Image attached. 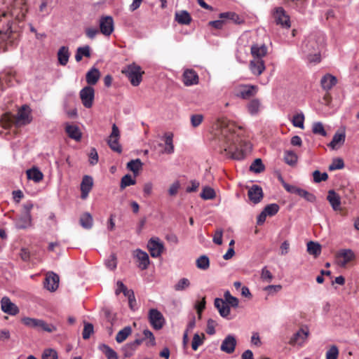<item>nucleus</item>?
<instances>
[{
  "mask_svg": "<svg viewBox=\"0 0 359 359\" xmlns=\"http://www.w3.org/2000/svg\"><path fill=\"white\" fill-rule=\"evenodd\" d=\"M249 68L252 74L259 76L266 69L264 61L263 59H253L250 62Z\"/></svg>",
  "mask_w": 359,
  "mask_h": 359,
  "instance_id": "23",
  "label": "nucleus"
},
{
  "mask_svg": "<svg viewBox=\"0 0 359 359\" xmlns=\"http://www.w3.org/2000/svg\"><path fill=\"white\" fill-rule=\"evenodd\" d=\"M93 180L92 177H90L89 175H85L83 177L81 183V198L82 199H86L88 197L89 192L91 191V189L93 188Z\"/></svg>",
  "mask_w": 359,
  "mask_h": 359,
  "instance_id": "20",
  "label": "nucleus"
},
{
  "mask_svg": "<svg viewBox=\"0 0 359 359\" xmlns=\"http://www.w3.org/2000/svg\"><path fill=\"white\" fill-rule=\"evenodd\" d=\"M191 285L190 280L187 278H182L180 279L176 284L173 286V288L177 292L184 291L188 289Z\"/></svg>",
  "mask_w": 359,
  "mask_h": 359,
  "instance_id": "43",
  "label": "nucleus"
},
{
  "mask_svg": "<svg viewBox=\"0 0 359 359\" xmlns=\"http://www.w3.org/2000/svg\"><path fill=\"white\" fill-rule=\"evenodd\" d=\"M133 256L139 262L138 267L140 269L145 270L148 268L150 262L149 255L146 252L140 249H137L133 252Z\"/></svg>",
  "mask_w": 359,
  "mask_h": 359,
  "instance_id": "15",
  "label": "nucleus"
},
{
  "mask_svg": "<svg viewBox=\"0 0 359 359\" xmlns=\"http://www.w3.org/2000/svg\"><path fill=\"white\" fill-rule=\"evenodd\" d=\"M80 224L83 227L84 229H89L93 226V217L88 212H85L80 217Z\"/></svg>",
  "mask_w": 359,
  "mask_h": 359,
  "instance_id": "40",
  "label": "nucleus"
},
{
  "mask_svg": "<svg viewBox=\"0 0 359 359\" xmlns=\"http://www.w3.org/2000/svg\"><path fill=\"white\" fill-rule=\"evenodd\" d=\"M143 334L144 336V339H149V341L147 342V346H154L156 344L155 337H154L153 333L150 330H149L147 329L144 330Z\"/></svg>",
  "mask_w": 359,
  "mask_h": 359,
  "instance_id": "64",
  "label": "nucleus"
},
{
  "mask_svg": "<svg viewBox=\"0 0 359 359\" xmlns=\"http://www.w3.org/2000/svg\"><path fill=\"white\" fill-rule=\"evenodd\" d=\"M264 165L260 158L255 159L250 167V170L255 173H260L264 170Z\"/></svg>",
  "mask_w": 359,
  "mask_h": 359,
  "instance_id": "48",
  "label": "nucleus"
},
{
  "mask_svg": "<svg viewBox=\"0 0 359 359\" xmlns=\"http://www.w3.org/2000/svg\"><path fill=\"white\" fill-rule=\"evenodd\" d=\"M304 116L302 113L296 114L292 118V124L294 127L304 128Z\"/></svg>",
  "mask_w": 359,
  "mask_h": 359,
  "instance_id": "54",
  "label": "nucleus"
},
{
  "mask_svg": "<svg viewBox=\"0 0 359 359\" xmlns=\"http://www.w3.org/2000/svg\"><path fill=\"white\" fill-rule=\"evenodd\" d=\"M327 199L334 210H339L341 208V198L338 194L334 190H330Z\"/></svg>",
  "mask_w": 359,
  "mask_h": 359,
  "instance_id": "27",
  "label": "nucleus"
},
{
  "mask_svg": "<svg viewBox=\"0 0 359 359\" xmlns=\"http://www.w3.org/2000/svg\"><path fill=\"white\" fill-rule=\"evenodd\" d=\"M121 72L128 77L133 86H137L140 84L142 81V75L144 74L141 67L135 62L127 65L122 69Z\"/></svg>",
  "mask_w": 359,
  "mask_h": 359,
  "instance_id": "4",
  "label": "nucleus"
},
{
  "mask_svg": "<svg viewBox=\"0 0 359 359\" xmlns=\"http://www.w3.org/2000/svg\"><path fill=\"white\" fill-rule=\"evenodd\" d=\"M1 310L9 315H15L19 312L18 306L11 302L7 297H4L1 300Z\"/></svg>",
  "mask_w": 359,
  "mask_h": 359,
  "instance_id": "19",
  "label": "nucleus"
},
{
  "mask_svg": "<svg viewBox=\"0 0 359 359\" xmlns=\"http://www.w3.org/2000/svg\"><path fill=\"white\" fill-rule=\"evenodd\" d=\"M345 134L344 133H337L334 135L332 141L328 146L332 149H335L338 145H341L345 142Z\"/></svg>",
  "mask_w": 359,
  "mask_h": 359,
  "instance_id": "36",
  "label": "nucleus"
},
{
  "mask_svg": "<svg viewBox=\"0 0 359 359\" xmlns=\"http://www.w3.org/2000/svg\"><path fill=\"white\" fill-rule=\"evenodd\" d=\"M79 95L82 104L86 108L92 107L95 97V90L93 87L90 86L84 87L81 90Z\"/></svg>",
  "mask_w": 359,
  "mask_h": 359,
  "instance_id": "7",
  "label": "nucleus"
},
{
  "mask_svg": "<svg viewBox=\"0 0 359 359\" xmlns=\"http://www.w3.org/2000/svg\"><path fill=\"white\" fill-rule=\"evenodd\" d=\"M106 266L110 270H114L117 266L116 257L114 254H111L105 261Z\"/></svg>",
  "mask_w": 359,
  "mask_h": 359,
  "instance_id": "63",
  "label": "nucleus"
},
{
  "mask_svg": "<svg viewBox=\"0 0 359 359\" xmlns=\"http://www.w3.org/2000/svg\"><path fill=\"white\" fill-rule=\"evenodd\" d=\"M219 18L225 20V22L227 20L231 21L235 24L238 25H240L243 22V20L237 13L234 12L221 13L219 15Z\"/></svg>",
  "mask_w": 359,
  "mask_h": 359,
  "instance_id": "30",
  "label": "nucleus"
},
{
  "mask_svg": "<svg viewBox=\"0 0 359 359\" xmlns=\"http://www.w3.org/2000/svg\"><path fill=\"white\" fill-rule=\"evenodd\" d=\"M85 56L86 57H90V51L89 46H85L83 47H79L75 54V60L76 62H80L82 57Z\"/></svg>",
  "mask_w": 359,
  "mask_h": 359,
  "instance_id": "39",
  "label": "nucleus"
},
{
  "mask_svg": "<svg viewBox=\"0 0 359 359\" xmlns=\"http://www.w3.org/2000/svg\"><path fill=\"white\" fill-rule=\"evenodd\" d=\"M257 91V87L253 85H241L239 86L236 96L242 99H248L254 96Z\"/></svg>",
  "mask_w": 359,
  "mask_h": 359,
  "instance_id": "14",
  "label": "nucleus"
},
{
  "mask_svg": "<svg viewBox=\"0 0 359 359\" xmlns=\"http://www.w3.org/2000/svg\"><path fill=\"white\" fill-rule=\"evenodd\" d=\"M94 332V327L93 324L91 323H85L84 324V328L83 330L82 336L84 339H88L90 338V335Z\"/></svg>",
  "mask_w": 359,
  "mask_h": 359,
  "instance_id": "59",
  "label": "nucleus"
},
{
  "mask_svg": "<svg viewBox=\"0 0 359 359\" xmlns=\"http://www.w3.org/2000/svg\"><path fill=\"white\" fill-rule=\"evenodd\" d=\"M175 19L181 25H189L191 21V15L187 11L176 12Z\"/></svg>",
  "mask_w": 359,
  "mask_h": 359,
  "instance_id": "34",
  "label": "nucleus"
},
{
  "mask_svg": "<svg viewBox=\"0 0 359 359\" xmlns=\"http://www.w3.org/2000/svg\"><path fill=\"white\" fill-rule=\"evenodd\" d=\"M248 196L250 201L257 204L263 198V191L261 187L254 184L248 190Z\"/></svg>",
  "mask_w": 359,
  "mask_h": 359,
  "instance_id": "18",
  "label": "nucleus"
},
{
  "mask_svg": "<svg viewBox=\"0 0 359 359\" xmlns=\"http://www.w3.org/2000/svg\"><path fill=\"white\" fill-rule=\"evenodd\" d=\"M137 348H135L133 346V345L130 342V343H128L126 344L123 348H122V351L123 353V356L124 358H130L131 357L135 351L136 350Z\"/></svg>",
  "mask_w": 359,
  "mask_h": 359,
  "instance_id": "57",
  "label": "nucleus"
},
{
  "mask_svg": "<svg viewBox=\"0 0 359 359\" xmlns=\"http://www.w3.org/2000/svg\"><path fill=\"white\" fill-rule=\"evenodd\" d=\"M41 359H58L57 353L53 348L45 349L42 353Z\"/></svg>",
  "mask_w": 359,
  "mask_h": 359,
  "instance_id": "55",
  "label": "nucleus"
},
{
  "mask_svg": "<svg viewBox=\"0 0 359 359\" xmlns=\"http://www.w3.org/2000/svg\"><path fill=\"white\" fill-rule=\"evenodd\" d=\"M1 126L4 128H9L8 133H16V130L22 125V107L18 109L17 116L11 113L4 114L0 120Z\"/></svg>",
  "mask_w": 359,
  "mask_h": 359,
  "instance_id": "1",
  "label": "nucleus"
},
{
  "mask_svg": "<svg viewBox=\"0 0 359 359\" xmlns=\"http://www.w3.org/2000/svg\"><path fill=\"white\" fill-rule=\"evenodd\" d=\"M307 252L317 257L321 253V245L318 243L309 241L307 243Z\"/></svg>",
  "mask_w": 359,
  "mask_h": 359,
  "instance_id": "38",
  "label": "nucleus"
},
{
  "mask_svg": "<svg viewBox=\"0 0 359 359\" xmlns=\"http://www.w3.org/2000/svg\"><path fill=\"white\" fill-rule=\"evenodd\" d=\"M313 181L316 183H319L322 181H326L328 178L327 172H320L319 170H315L313 172Z\"/></svg>",
  "mask_w": 359,
  "mask_h": 359,
  "instance_id": "58",
  "label": "nucleus"
},
{
  "mask_svg": "<svg viewBox=\"0 0 359 359\" xmlns=\"http://www.w3.org/2000/svg\"><path fill=\"white\" fill-rule=\"evenodd\" d=\"M215 190L209 187H205L203 189L201 193V197L204 200H211L215 198Z\"/></svg>",
  "mask_w": 359,
  "mask_h": 359,
  "instance_id": "47",
  "label": "nucleus"
},
{
  "mask_svg": "<svg viewBox=\"0 0 359 359\" xmlns=\"http://www.w3.org/2000/svg\"><path fill=\"white\" fill-rule=\"evenodd\" d=\"M355 258L354 252L350 249L339 250L336 255L337 264L341 267H345L346 264Z\"/></svg>",
  "mask_w": 359,
  "mask_h": 359,
  "instance_id": "11",
  "label": "nucleus"
},
{
  "mask_svg": "<svg viewBox=\"0 0 359 359\" xmlns=\"http://www.w3.org/2000/svg\"><path fill=\"white\" fill-rule=\"evenodd\" d=\"M237 341L233 334H228L222 341L220 350L226 353H232L234 352Z\"/></svg>",
  "mask_w": 359,
  "mask_h": 359,
  "instance_id": "13",
  "label": "nucleus"
},
{
  "mask_svg": "<svg viewBox=\"0 0 359 359\" xmlns=\"http://www.w3.org/2000/svg\"><path fill=\"white\" fill-rule=\"evenodd\" d=\"M119 136L120 133L118 127L116 126V124H113L112 131L109 137L107 143L111 150L120 154L122 151V147L118 142Z\"/></svg>",
  "mask_w": 359,
  "mask_h": 359,
  "instance_id": "8",
  "label": "nucleus"
},
{
  "mask_svg": "<svg viewBox=\"0 0 359 359\" xmlns=\"http://www.w3.org/2000/svg\"><path fill=\"white\" fill-rule=\"evenodd\" d=\"M221 135L224 138V141L229 144L228 147L225 148L224 150L231 152V145L236 144V142L238 141V137L231 133V129L228 127L222 129Z\"/></svg>",
  "mask_w": 359,
  "mask_h": 359,
  "instance_id": "17",
  "label": "nucleus"
},
{
  "mask_svg": "<svg viewBox=\"0 0 359 359\" xmlns=\"http://www.w3.org/2000/svg\"><path fill=\"white\" fill-rule=\"evenodd\" d=\"M337 79L331 74H326L321 79L320 83L322 88L325 90H330L337 83Z\"/></svg>",
  "mask_w": 359,
  "mask_h": 359,
  "instance_id": "32",
  "label": "nucleus"
},
{
  "mask_svg": "<svg viewBox=\"0 0 359 359\" xmlns=\"http://www.w3.org/2000/svg\"><path fill=\"white\" fill-rule=\"evenodd\" d=\"M33 120L31 108L24 104V125L30 123Z\"/></svg>",
  "mask_w": 359,
  "mask_h": 359,
  "instance_id": "60",
  "label": "nucleus"
},
{
  "mask_svg": "<svg viewBox=\"0 0 359 359\" xmlns=\"http://www.w3.org/2000/svg\"><path fill=\"white\" fill-rule=\"evenodd\" d=\"M70 53L67 46H62L57 51V60L60 65L65 66L69 61Z\"/></svg>",
  "mask_w": 359,
  "mask_h": 359,
  "instance_id": "31",
  "label": "nucleus"
},
{
  "mask_svg": "<svg viewBox=\"0 0 359 359\" xmlns=\"http://www.w3.org/2000/svg\"><path fill=\"white\" fill-rule=\"evenodd\" d=\"M59 286V276L53 273L49 272L46 274L44 287L50 292L55 291Z\"/></svg>",
  "mask_w": 359,
  "mask_h": 359,
  "instance_id": "16",
  "label": "nucleus"
},
{
  "mask_svg": "<svg viewBox=\"0 0 359 359\" xmlns=\"http://www.w3.org/2000/svg\"><path fill=\"white\" fill-rule=\"evenodd\" d=\"M309 334V330L308 328H301L295 334H294V335L290 340V344L291 345H294L296 344L302 345L307 339Z\"/></svg>",
  "mask_w": 359,
  "mask_h": 359,
  "instance_id": "22",
  "label": "nucleus"
},
{
  "mask_svg": "<svg viewBox=\"0 0 359 359\" xmlns=\"http://www.w3.org/2000/svg\"><path fill=\"white\" fill-rule=\"evenodd\" d=\"M163 140L165 142V147L163 153L166 154H173L175 151L173 134L172 133H165L163 135Z\"/></svg>",
  "mask_w": 359,
  "mask_h": 359,
  "instance_id": "26",
  "label": "nucleus"
},
{
  "mask_svg": "<svg viewBox=\"0 0 359 359\" xmlns=\"http://www.w3.org/2000/svg\"><path fill=\"white\" fill-rule=\"evenodd\" d=\"M13 23L6 18L4 14L0 17V48L5 49L4 43L9 41L11 42L14 31L13 29Z\"/></svg>",
  "mask_w": 359,
  "mask_h": 359,
  "instance_id": "3",
  "label": "nucleus"
},
{
  "mask_svg": "<svg viewBox=\"0 0 359 359\" xmlns=\"http://www.w3.org/2000/svg\"><path fill=\"white\" fill-rule=\"evenodd\" d=\"M297 155L292 150H286L284 152L285 162L290 165H294L297 162Z\"/></svg>",
  "mask_w": 359,
  "mask_h": 359,
  "instance_id": "42",
  "label": "nucleus"
},
{
  "mask_svg": "<svg viewBox=\"0 0 359 359\" xmlns=\"http://www.w3.org/2000/svg\"><path fill=\"white\" fill-rule=\"evenodd\" d=\"M196 264L198 269L206 270L210 266V260L207 255H201L196 259Z\"/></svg>",
  "mask_w": 359,
  "mask_h": 359,
  "instance_id": "45",
  "label": "nucleus"
},
{
  "mask_svg": "<svg viewBox=\"0 0 359 359\" xmlns=\"http://www.w3.org/2000/svg\"><path fill=\"white\" fill-rule=\"evenodd\" d=\"M65 131L70 138L76 141L81 140V133L78 126L75 125L67 124L65 127Z\"/></svg>",
  "mask_w": 359,
  "mask_h": 359,
  "instance_id": "33",
  "label": "nucleus"
},
{
  "mask_svg": "<svg viewBox=\"0 0 359 359\" xmlns=\"http://www.w3.org/2000/svg\"><path fill=\"white\" fill-rule=\"evenodd\" d=\"M297 195L305 198L307 201L311 203H313L316 200V197L314 194L309 193V191L301 188H299L297 190Z\"/></svg>",
  "mask_w": 359,
  "mask_h": 359,
  "instance_id": "50",
  "label": "nucleus"
},
{
  "mask_svg": "<svg viewBox=\"0 0 359 359\" xmlns=\"http://www.w3.org/2000/svg\"><path fill=\"white\" fill-rule=\"evenodd\" d=\"M99 349L105 355L107 359H118V355L115 351L107 344H101Z\"/></svg>",
  "mask_w": 359,
  "mask_h": 359,
  "instance_id": "37",
  "label": "nucleus"
},
{
  "mask_svg": "<svg viewBox=\"0 0 359 359\" xmlns=\"http://www.w3.org/2000/svg\"><path fill=\"white\" fill-rule=\"evenodd\" d=\"M198 76L193 69H187L183 73V82L185 86H189L198 83Z\"/></svg>",
  "mask_w": 359,
  "mask_h": 359,
  "instance_id": "24",
  "label": "nucleus"
},
{
  "mask_svg": "<svg viewBox=\"0 0 359 359\" xmlns=\"http://www.w3.org/2000/svg\"><path fill=\"white\" fill-rule=\"evenodd\" d=\"M149 320L151 326L155 330H160L163 327L165 320L162 313L156 309H151L149 311Z\"/></svg>",
  "mask_w": 359,
  "mask_h": 359,
  "instance_id": "9",
  "label": "nucleus"
},
{
  "mask_svg": "<svg viewBox=\"0 0 359 359\" xmlns=\"http://www.w3.org/2000/svg\"><path fill=\"white\" fill-rule=\"evenodd\" d=\"M100 32L109 36L114 31V20L111 16H103L100 20Z\"/></svg>",
  "mask_w": 359,
  "mask_h": 359,
  "instance_id": "12",
  "label": "nucleus"
},
{
  "mask_svg": "<svg viewBox=\"0 0 359 359\" xmlns=\"http://www.w3.org/2000/svg\"><path fill=\"white\" fill-rule=\"evenodd\" d=\"M253 59H263L267 54V47L264 44H254L250 48Z\"/></svg>",
  "mask_w": 359,
  "mask_h": 359,
  "instance_id": "25",
  "label": "nucleus"
},
{
  "mask_svg": "<svg viewBox=\"0 0 359 359\" xmlns=\"http://www.w3.org/2000/svg\"><path fill=\"white\" fill-rule=\"evenodd\" d=\"M143 163L140 158L131 160L127 163V168L133 172L134 175H138L140 170L142 168Z\"/></svg>",
  "mask_w": 359,
  "mask_h": 359,
  "instance_id": "35",
  "label": "nucleus"
},
{
  "mask_svg": "<svg viewBox=\"0 0 359 359\" xmlns=\"http://www.w3.org/2000/svg\"><path fill=\"white\" fill-rule=\"evenodd\" d=\"M279 210V205L276 203H271L267 205L263 211L266 214L267 216H273Z\"/></svg>",
  "mask_w": 359,
  "mask_h": 359,
  "instance_id": "52",
  "label": "nucleus"
},
{
  "mask_svg": "<svg viewBox=\"0 0 359 359\" xmlns=\"http://www.w3.org/2000/svg\"><path fill=\"white\" fill-rule=\"evenodd\" d=\"M132 333V328L130 326H126L121 330L116 336V341L118 343L124 341L129 335Z\"/></svg>",
  "mask_w": 359,
  "mask_h": 359,
  "instance_id": "41",
  "label": "nucleus"
},
{
  "mask_svg": "<svg viewBox=\"0 0 359 359\" xmlns=\"http://www.w3.org/2000/svg\"><path fill=\"white\" fill-rule=\"evenodd\" d=\"M260 102L258 100H252L248 104V111L251 115H255L259 112Z\"/></svg>",
  "mask_w": 359,
  "mask_h": 359,
  "instance_id": "49",
  "label": "nucleus"
},
{
  "mask_svg": "<svg viewBox=\"0 0 359 359\" xmlns=\"http://www.w3.org/2000/svg\"><path fill=\"white\" fill-rule=\"evenodd\" d=\"M24 325L37 330H42L49 333L57 330L56 326L48 324L43 320L24 317Z\"/></svg>",
  "mask_w": 359,
  "mask_h": 359,
  "instance_id": "5",
  "label": "nucleus"
},
{
  "mask_svg": "<svg viewBox=\"0 0 359 359\" xmlns=\"http://www.w3.org/2000/svg\"><path fill=\"white\" fill-rule=\"evenodd\" d=\"M312 131L314 134L320 135L323 137L327 136L324 126L321 122H316L313 125Z\"/></svg>",
  "mask_w": 359,
  "mask_h": 359,
  "instance_id": "53",
  "label": "nucleus"
},
{
  "mask_svg": "<svg viewBox=\"0 0 359 359\" xmlns=\"http://www.w3.org/2000/svg\"><path fill=\"white\" fill-rule=\"evenodd\" d=\"M302 49L306 54L309 62H319L320 61L319 45L313 36H310L304 42Z\"/></svg>",
  "mask_w": 359,
  "mask_h": 359,
  "instance_id": "2",
  "label": "nucleus"
},
{
  "mask_svg": "<svg viewBox=\"0 0 359 359\" xmlns=\"http://www.w3.org/2000/svg\"><path fill=\"white\" fill-rule=\"evenodd\" d=\"M273 16L276 25L286 29H289L291 27L290 17L283 7L276 8L273 13Z\"/></svg>",
  "mask_w": 359,
  "mask_h": 359,
  "instance_id": "6",
  "label": "nucleus"
},
{
  "mask_svg": "<svg viewBox=\"0 0 359 359\" xmlns=\"http://www.w3.org/2000/svg\"><path fill=\"white\" fill-rule=\"evenodd\" d=\"M215 306L219 311V315L224 318H229L231 309L226 302L221 298H216L214 302Z\"/></svg>",
  "mask_w": 359,
  "mask_h": 359,
  "instance_id": "21",
  "label": "nucleus"
},
{
  "mask_svg": "<svg viewBox=\"0 0 359 359\" xmlns=\"http://www.w3.org/2000/svg\"><path fill=\"white\" fill-rule=\"evenodd\" d=\"M27 177L29 180H32L35 183L40 182L43 178V174L37 168L33 167L26 171Z\"/></svg>",
  "mask_w": 359,
  "mask_h": 359,
  "instance_id": "28",
  "label": "nucleus"
},
{
  "mask_svg": "<svg viewBox=\"0 0 359 359\" xmlns=\"http://www.w3.org/2000/svg\"><path fill=\"white\" fill-rule=\"evenodd\" d=\"M344 167V161L341 158H335L332 161V163L329 165L328 169L330 171L342 169Z\"/></svg>",
  "mask_w": 359,
  "mask_h": 359,
  "instance_id": "56",
  "label": "nucleus"
},
{
  "mask_svg": "<svg viewBox=\"0 0 359 359\" xmlns=\"http://www.w3.org/2000/svg\"><path fill=\"white\" fill-rule=\"evenodd\" d=\"M147 248L152 257H160L164 248L158 238H151L148 241Z\"/></svg>",
  "mask_w": 359,
  "mask_h": 359,
  "instance_id": "10",
  "label": "nucleus"
},
{
  "mask_svg": "<svg viewBox=\"0 0 359 359\" xmlns=\"http://www.w3.org/2000/svg\"><path fill=\"white\" fill-rule=\"evenodd\" d=\"M203 120V116L202 114H196L191 116L190 121L191 124L194 128H196L201 124Z\"/></svg>",
  "mask_w": 359,
  "mask_h": 359,
  "instance_id": "62",
  "label": "nucleus"
},
{
  "mask_svg": "<svg viewBox=\"0 0 359 359\" xmlns=\"http://www.w3.org/2000/svg\"><path fill=\"white\" fill-rule=\"evenodd\" d=\"M224 301L226 302V304H229L233 308H237L238 306L239 301L238 298L233 297L231 294L229 290H226L224 294Z\"/></svg>",
  "mask_w": 359,
  "mask_h": 359,
  "instance_id": "46",
  "label": "nucleus"
},
{
  "mask_svg": "<svg viewBox=\"0 0 359 359\" xmlns=\"http://www.w3.org/2000/svg\"><path fill=\"white\" fill-rule=\"evenodd\" d=\"M205 339V336L203 333L199 334L198 333L194 334L192 341L191 348L194 351H196L200 346H201Z\"/></svg>",
  "mask_w": 359,
  "mask_h": 359,
  "instance_id": "44",
  "label": "nucleus"
},
{
  "mask_svg": "<svg viewBox=\"0 0 359 359\" xmlns=\"http://www.w3.org/2000/svg\"><path fill=\"white\" fill-rule=\"evenodd\" d=\"M135 180L130 175L127 174L121 178L120 187L121 189H123L126 187L135 184Z\"/></svg>",
  "mask_w": 359,
  "mask_h": 359,
  "instance_id": "51",
  "label": "nucleus"
},
{
  "mask_svg": "<svg viewBox=\"0 0 359 359\" xmlns=\"http://www.w3.org/2000/svg\"><path fill=\"white\" fill-rule=\"evenodd\" d=\"M100 77V72L95 67L91 68L86 75V80L89 85H95Z\"/></svg>",
  "mask_w": 359,
  "mask_h": 359,
  "instance_id": "29",
  "label": "nucleus"
},
{
  "mask_svg": "<svg viewBox=\"0 0 359 359\" xmlns=\"http://www.w3.org/2000/svg\"><path fill=\"white\" fill-rule=\"evenodd\" d=\"M338 355L339 349L335 345H332L326 352V359H337Z\"/></svg>",
  "mask_w": 359,
  "mask_h": 359,
  "instance_id": "61",
  "label": "nucleus"
}]
</instances>
